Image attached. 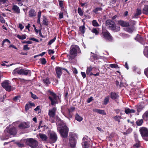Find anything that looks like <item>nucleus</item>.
<instances>
[{
	"label": "nucleus",
	"instance_id": "f257e3e1",
	"mask_svg": "<svg viewBox=\"0 0 148 148\" xmlns=\"http://www.w3.org/2000/svg\"><path fill=\"white\" fill-rule=\"evenodd\" d=\"M56 123L58 126L57 129L61 136L64 138L68 136L69 129L63 121L59 118H57Z\"/></svg>",
	"mask_w": 148,
	"mask_h": 148
},
{
	"label": "nucleus",
	"instance_id": "f03ea898",
	"mask_svg": "<svg viewBox=\"0 0 148 148\" xmlns=\"http://www.w3.org/2000/svg\"><path fill=\"white\" fill-rule=\"evenodd\" d=\"M79 47L76 45H72L71 47L70 53L67 55V57L69 60L71 61L74 59L77 56V50H79Z\"/></svg>",
	"mask_w": 148,
	"mask_h": 148
},
{
	"label": "nucleus",
	"instance_id": "7ed1b4c3",
	"mask_svg": "<svg viewBox=\"0 0 148 148\" xmlns=\"http://www.w3.org/2000/svg\"><path fill=\"white\" fill-rule=\"evenodd\" d=\"M106 25L108 29L114 32H117L120 30V27L116 26L114 22L111 20H107L106 22Z\"/></svg>",
	"mask_w": 148,
	"mask_h": 148
},
{
	"label": "nucleus",
	"instance_id": "20e7f679",
	"mask_svg": "<svg viewBox=\"0 0 148 148\" xmlns=\"http://www.w3.org/2000/svg\"><path fill=\"white\" fill-rule=\"evenodd\" d=\"M26 144L32 148H37L38 142L32 138H27L24 140Z\"/></svg>",
	"mask_w": 148,
	"mask_h": 148
},
{
	"label": "nucleus",
	"instance_id": "39448f33",
	"mask_svg": "<svg viewBox=\"0 0 148 148\" xmlns=\"http://www.w3.org/2000/svg\"><path fill=\"white\" fill-rule=\"evenodd\" d=\"M140 132L143 139L148 141V129L146 127H142L140 129Z\"/></svg>",
	"mask_w": 148,
	"mask_h": 148
},
{
	"label": "nucleus",
	"instance_id": "423d86ee",
	"mask_svg": "<svg viewBox=\"0 0 148 148\" xmlns=\"http://www.w3.org/2000/svg\"><path fill=\"white\" fill-rule=\"evenodd\" d=\"M48 136L49 143H54L57 141L58 137L56 134L55 132H49L48 134Z\"/></svg>",
	"mask_w": 148,
	"mask_h": 148
},
{
	"label": "nucleus",
	"instance_id": "0eeeda50",
	"mask_svg": "<svg viewBox=\"0 0 148 148\" xmlns=\"http://www.w3.org/2000/svg\"><path fill=\"white\" fill-rule=\"evenodd\" d=\"M90 140L88 137L86 136L83 138L82 143L83 148H92Z\"/></svg>",
	"mask_w": 148,
	"mask_h": 148
},
{
	"label": "nucleus",
	"instance_id": "6e6552de",
	"mask_svg": "<svg viewBox=\"0 0 148 148\" xmlns=\"http://www.w3.org/2000/svg\"><path fill=\"white\" fill-rule=\"evenodd\" d=\"M48 92L51 95V96L49 97V98L51 102V104L53 106L55 105L57 103L56 95L53 92L50 90H48Z\"/></svg>",
	"mask_w": 148,
	"mask_h": 148
},
{
	"label": "nucleus",
	"instance_id": "1a4fd4ad",
	"mask_svg": "<svg viewBox=\"0 0 148 148\" xmlns=\"http://www.w3.org/2000/svg\"><path fill=\"white\" fill-rule=\"evenodd\" d=\"M56 110L57 109L56 107H53L52 108L49 110L48 114L50 118V121L52 123L54 122V118Z\"/></svg>",
	"mask_w": 148,
	"mask_h": 148
},
{
	"label": "nucleus",
	"instance_id": "9d476101",
	"mask_svg": "<svg viewBox=\"0 0 148 148\" xmlns=\"http://www.w3.org/2000/svg\"><path fill=\"white\" fill-rule=\"evenodd\" d=\"M70 136L69 140L70 146L72 147H74L76 145L77 136L76 135L74 134L70 135Z\"/></svg>",
	"mask_w": 148,
	"mask_h": 148
},
{
	"label": "nucleus",
	"instance_id": "9b49d317",
	"mask_svg": "<svg viewBox=\"0 0 148 148\" xmlns=\"http://www.w3.org/2000/svg\"><path fill=\"white\" fill-rule=\"evenodd\" d=\"M101 35L103 36L105 39L111 40L112 39V37L109 32L107 30H102Z\"/></svg>",
	"mask_w": 148,
	"mask_h": 148
},
{
	"label": "nucleus",
	"instance_id": "f8f14e48",
	"mask_svg": "<svg viewBox=\"0 0 148 148\" xmlns=\"http://www.w3.org/2000/svg\"><path fill=\"white\" fill-rule=\"evenodd\" d=\"M6 131L11 135H14L16 133V129L15 127H13L10 129L7 128Z\"/></svg>",
	"mask_w": 148,
	"mask_h": 148
},
{
	"label": "nucleus",
	"instance_id": "ddd939ff",
	"mask_svg": "<svg viewBox=\"0 0 148 148\" xmlns=\"http://www.w3.org/2000/svg\"><path fill=\"white\" fill-rule=\"evenodd\" d=\"M118 24L123 27H127L130 26V23L127 21L123 20H120L118 21Z\"/></svg>",
	"mask_w": 148,
	"mask_h": 148
},
{
	"label": "nucleus",
	"instance_id": "4468645a",
	"mask_svg": "<svg viewBox=\"0 0 148 148\" xmlns=\"http://www.w3.org/2000/svg\"><path fill=\"white\" fill-rule=\"evenodd\" d=\"M29 127V124L25 122L21 123L18 125L19 128L21 129H24L26 128Z\"/></svg>",
	"mask_w": 148,
	"mask_h": 148
},
{
	"label": "nucleus",
	"instance_id": "2eb2a0df",
	"mask_svg": "<svg viewBox=\"0 0 148 148\" xmlns=\"http://www.w3.org/2000/svg\"><path fill=\"white\" fill-rule=\"evenodd\" d=\"M56 70L57 77L60 78L61 75L62 74L61 69L60 67H57L56 68Z\"/></svg>",
	"mask_w": 148,
	"mask_h": 148
},
{
	"label": "nucleus",
	"instance_id": "dca6fc26",
	"mask_svg": "<svg viewBox=\"0 0 148 148\" xmlns=\"http://www.w3.org/2000/svg\"><path fill=\"white\" fill-rule=\"evenodd\" d=\"M22 68L21 67L17 68L15 69L13 71L12 73L13 75H16L17 74L21 75Z\"/></svg>",
	"mask_w": 148,
	"mask_h": 148
},
{
	"label": "nucleus",
	"instance_id": "f3484780",
	"mask_svg": "<svg viewBox=\"0 0 148 148\" xmlns=\"http://www.w3.org/2000/svg\"><path fill=\"white\" fill-rule=\"evenodd\" d=\"M21 73V75H30L31 74V72L29 70L22 69Z\"/></svg>",
	"mask_w": 148,
	"mask_h": 148
},
{
	"label": "nucleus",
	"instance_id": "a211bd4d",
	"mask_svg": "<svg viewBox=\"0 0 148 148\" xmlns=\"http://www.w3.org/2000/svg\"><path fill=\"white\" fill-rule=\"evenodd\" d=\"M39 136L42 140L49 142L48 138L45 134H39Z\"/></svg>",
	"mask_w": 148,
	"mask_h": 148
},
{
	"label": "nucleus",
	"instance_id": "6ab92c4d",
	"mask_svg": "<svg viewBox=\"0 0 148 148\" xmlns=\"http://www.w3.org/2000/svg\"><path fill=\"white\" fill-rule=\"evenodd\" d=\"M93 111L94 112H96L99 114H102L103 115H106V112L103 110H101L97 109H94L93 110Z\"/></svg>",
	"mask_w": 148,
	"mask_h": 148
},
{
	"label": "nucleus",
	"instance_id": "aec40b11",
	"mask_svg": "<svg viewBox=\"0 0 148 148\" xmlns=\"http://www.w3.org/2000/svg\"><path fill=\"white\" fill-rule=\"evenodd\" d=\"M135 39L138 41L139 42L142 43V44H143V41H144V39L141 37L138 34L137 35V36L136 38H135Z\"/></svg>",
	"mask_w": 148,
	"mask_h": 148
},
{
	"label": "nucleus",
	"instance_id": "412c9836",
	"mask_svg": "<svg viewBox=\"0 0 148 148\" xmlns=\"http://www.w3.org/2000/svg\"><path fill=\"white\" fill-rule=\"evenodd\" d=\"M92 70V68L91 66L88 67L87 68L86 71V74L87 75H89L90 76L92 75H93V74L91 72V71Z\"/></svg>",
	"mask_w": 148,
	"mask_h": 148
},
{
	"label": "nucleus",
	"instance_id": "4be33fe9",
	"mask_svg": "<svg viewBox=\"0 0 148 148\" xmlns=\"http://www.w3.org/2000/svg\"><path fill=\"white\" fill-rule=\"evenodd\" d=\"M29 15L30 17L35 16L36 15V13L34 9H31L29 12Z\"/></svg>",
	"mask_w": 148,
	"mask_h": 148
},
{
	"label": "nucleus",
	"instance_id": "5701e85b",
	"mask_svg": "<svg viewBox=\"0 0 148 148\" xmlns=\"http://www.w3.org/2000/svg\"><path fill=\"white\" fill-rule=\"evenodd\" d=\"M125 112L126 114L134 113L135 112V110L133 109H130L128 108H125Z\"/></svg>",
	"mask_w": 148,
	"mask_h": 148
},
{
	"label": "nucleus",
	"instance_id": "b1692460",
	"mask_svg": "<svg viewBox=\"0 0 148 148\" xmlns=\"http://www.w3.org/2000/svg\"><path fill=\"white\" fill-rule=\"evenodd\" d=\"M143 13L145 14L148 15V5L144 6L143 9Z\"/></svg>",
	"mask_w": 148,
	"mask_h": 148
},
{
	"label": "nucleus",
	"instance_id": "393cba45",
	"mask_svg": "<svg viewBox=\"0 0 148 148\" xmlns=\"http://www.w3.org/2000/svg\"><path fill=\"white\" fill-rule=\"evenodd\" d=\"M111 98L113 99H115L119 97L118 95L115 92H112L111 93Z\"/></svg>",
	"mask_w": 148,
	"mask_h": 148
},
{
	"label": "nucleus",
	"instance_id": "a878e982",
	"mask_svg": "<svg viewBox=\"0 0 148 148\" xmlns=\"http://www.w3.org/2000/svg\"><path fill=\"white\" fill-rule=\"evenodd\" d=\"M143 119L146 121L148 120V110L146 111L143 115Z\"/></svg>",
	"mask_w": 148,
	"mask_h": 148
},
{
	"label": "nucleus",
	"instance_id": "bb28decb",
	"mask_svg": "<svg viewBox=\"0 0 148 148\" xmlns=\"http://www.w3.org/2000/svg\"><path fill=\"white\" fill-rule=\"evenodd\" d=\"M98 28H93L91 30V31L92 33H94L96 35H98L99 33L98 30Z\"/></svg>",
	"mask_w": 148,
	"mask_h": 148
},
{
	"label": "nucleus",
	"instance_id": "cd10ccee",
	"mask_svg": "<svg viewBox=\"0 0 148 148\" xmlns=\"http://www.w3.org/2000/svg\"><path fill=\"white\" fill-rule=\"evenodd\" d=\"M8 80H5L2 84V86L3 88H5L10 84Z\"/></svg>",
	"mask_w": 148,
	"mask_h": 148
},
{
	"label": "nucleus",
	"instance_id": "c85d7f7f",
	"mask_svg": "<svg viewBox=\"0 0 148 148\" xmlns=\"http://www.w3.org/2000/svg\"><path fill=\"white\" fill-rule=\"evenodd\" d=\"M13 9L17 13H19L20 12L19 8L17 6L14 5L13 6Z\"/></svg>",
	"mask_w": 148,
	"mask_h": 148
},
{
	"label": "nucleus",
	"instance_id": "c756f323",
	"mask_svg": "<svg viewBox=\"0 0 148 148\" xmlns=\"http://www.w3.org/2000/svg\"><path fill=\"white\" fill-rule=\"evenodd\" d=\"M125 30L130 33H131L134 30V28L133 27H127L125 28Z\"/></svg>",
	"mask_w": 148,
	"mask_h": 148
},
{
	"label": "nucleus",
	"instance_id": "7c9ffc66",
	"mask_svg": "<svg viewBox=\"0 0 148 148\" xmlns=\"http://www.w3.org/2000/svg\"><path fill=\"white\" fill-rule=\"evenodd\" d=\"M27 36L26 34H24L22 35H20L18 34L17 35L16 37L18 38L20 40H24L26 38Z\"/></svg>",
	"mask_w": 148,
	"mask_h": 148
},
{
	"label": "nucleus",
	"instance_id": "2f4dec72",
	"mask_svg": "<svg viewBox=\"0 0 148 148\" xmlns=\"http://www.w3.org/2000/svg\"><path fill=\"white\" fill-rule=\"evenodd\" d=\"M75 119L79 122H81L83 120V118L80 116L78 114H77L75 115Z\"/></svg>",
	"mask_w": 148,
	"mask_h": 148
},
{
	"label": "nucleus",
	"instance_id": "473e14b6",
	"mask_svg": "<svg viewBox=\"0 0 148 148\" xmlns=\"http://www.w3.org/2000/svg\"><path fill=\"white\" fill-rule=\"evenodd\" d=\"M41 12L40 11H39L38 12V20L37 21V23L38 24H39L41 25L40 23V17L41 16Z\"/></svg>",
	"mask_w": 148,
	"mask_h": 148
},
{
	"label": "nucleus",
	"instance_id": "72a5a7b5",
	"mask_svg": "<svg viewBox=\"0 0 148 148\" xmlns=\"http://www.w3.org/2000/svg\"><path fill=\"white\" fill-rule=\"evenodd\" d=\"M136 143L134 145L133 148H139L140 144L139 141L138 140H136Z\"/></svg>",
	"mask_w": 148,
	"mask_h": 148
},
{
	"label": "nucleus",
	"instance_id": "f704fd0d",
	"mask_svg": "<svg viewBox=\"0 0 148 148\" xmlns=\"http://www.w3.org/2000/svg\"><path fill=\"white\" fill-rule=\"evenodd\" d=\"M144 53L145 56L148 58V47L145 46Z\"/></svg>",
	"mask_w": 148,
	"mask_h": 148
},
{
	"label": "nucleus",
	"instance_id": "c9c22d12",
	"mask_svg": "<svg viewBox=\"0 0 148 148\" xmlns=\"http://www.w3.org/2000/svg\"><path fill=\"white\" fill-rule=\"evenodd\" d=\"M92 24L94 27H99V26L97 21L95 20H94L92 21Z\"/></svg>",
	"mask_w": 148,
	"mask_h": 148
},
{
	"label": "nucleus",
	"instance_id": "e433bc0d",
	"mask_svg": "<svg viewBox=\"0 0 148 148\" xmlns=\"http://www.w3.org/2000/svg\"><path fill=\"white\" fill-rule=\"evenodd\" d=\"M85 27L84 25L81 26L79 27V30L82 34H84L85 32Z\"/></svg>",
	"mask_w": 148,
	"mask_h": 148
},
{
	"label": "nucleus",
	"instance_id": "4c0bfd02",
	"mask_svg": "<svg viewBox=\"0 0 148 148\" xmlns=\"http://www.w3.org/2000/svg\"><path fill=\"white\" fill-rule=\"evenodd\" d=\"M42 23L43 24L45 25H48V22L47 21L46 17L45 16H43Z\"/></svg>",
	"mask_w": 148,
	"mask_h": 148
},
{
	"label": "nucleus",
	"instance_id": "58836bf2",
	"mask_svg": "<svg viewBox=\"0 0 148 148\" xmlns=\"http://www.w3.org/2000/svg\"><path fill=\"white\" fill-rule=\"evenodd\" d=\"M43 82L46 85H48L50 84V82L48 79L47 78L43 79Z\"/></svg>",
	"mask_w": 148,
	"mask_h": 148
},
{
	"label": "nucleus",
	"instance_id": "ea45409f",
	"mask_svg": "<svg viewBox=\"0 0 148 148\" xmlns=\"http://www.w3.org/2000/svg\"><path fill=\"white\" fill-rule=\"evenodd\" d=\"M143 123V121L142 119L138 120L136 122L137 125L138 126L141 125Z\"/></svg>",
	"mask_w": 148,
	"mask_h": 148
},
{
	"label": "nucleus",
	"instance_id": "a19ab883",
	"mask_svg": "<svg viewBox=\"0 0 148 148\" xmlns=\"http://www.w3.org/2000/svg\"><path fill=\"white\" fill-rule=\"evenodd\" d=\"M115 120L118 121L119 122H120V119H121V117L119 116H116L113 117Z\"/></svg>",
	"mask_w": 148,
	"mask_h": 148
},
{
	"label": "nucleus",
	"instance_id": "79ce46f5",
	"mask_svg": "<svg viewBox=\"0 0 148 148\" xmlns=\"http://www.w3.org/2000/svg\"><path fill=\"white\" fill-rule=\"evenodd\" d=\"M109 100V97L107 96L105 99L104 101V104L105 105H106L108 103Z\"/></svg>",
	"mask_w": 148,
	"mask_h": 148
},
{
	"label": "nucleus",
	"instance_id": "37998d69",
	"mask_svg": "<svg viewBox=\"0 0 148 148\" xmlns=\"http://www.w3.org/2000/svg\"><path fill=\"white\" fill-rule=\"evenodd\" d=\"M144 108V106L140 105L137 108V111L138 112H139L142 110Z\"/></svg>",
	"mask_w": 148,
	"mask_h": 148
},
{
	"label": "nucleus",
	"instance_id": "c03bdc74",
	"mask_svg": "<svg viewBox=\"0 0 148 148\" xmlns=\"http://www.w3.org/2000/svg\"><path fill=\"white\" fill-rule=\"evenodd\" d=\"M78 11L79 14L81 16L83 15V13L82 10L80 8H78Z\"/></svg>",
	"mask_w": 148,
	"mask_h": 148
},
{
	"label": "nucleus",
	"instance_id": "a18cd8bd",
	"mask_svg": "<svg viewBox=\"0 0 148 148\" xmlns=\"http://www.w3.org/2000/svg\"><path fill=\"white\" fill-rule=\"evenodd\" d=\"M102 10V8L101 7L97 8L94 10V12L96 14H97V12L99 11H101Z\"/></svg>",
	"mask_w": 148,
	"mask_h": 148
},
{
	"label": "nucleus",
	"instance_id": "49530a36",
	"mask_svg": "<svg viewBox=\"0 0 148 148\" xmlns=\"http://www.w3.org/2000/svg\"><path fill=\"white\" fill-rule=\"evenodd\" d=\"M15 143L18 146L20 147H22L24 146V145L23 144L21 143L20 142H16Z\"/></svg>",
	"mask_w": 148,
	"mask_h": 148
},
{
	"label": "nucleus",
	"instance_id": "de8ad7c7",
	"mask_svg": "<svg viewBox=\"0 0 148 148\" xmlns=\"http://www.w3.org/2000/svg\"><path fill=\"white\" fill-rule=\"evenodd\" d=\"M110 66L112 68H116L118 67V65L114 64H110Z\"/></svg>",
	"mask_w": 148,
	"mask_h": 148
},
{
	"label": "nucleus",
	"instance_id": "09e8293b",
	"mask_svg": "<svg viewBox=\"0 0 148 148\" xmlns=\"http://www.w3.org/2000/svg\"><path fill=\"white\" fill-rule=\"evenodd\" d=\"M6 90L8 91H10L11 90V86L10 84L8 85L7 87L4 88Z\"/></svg>",
	"mask_w": 148,
	"mask_h": 148
},
{
	"label": "nucleus",
	"instance_id": "8fccbe9b",
	"mask_svg": "<svg viewBox=\"0 0 148 148\" xmlns=\"http://www.w3.org/2000/svg\"><path fill=\"white\" fill-rule=\"evenodd\" d=\"M56 39V37H55L54 38L51 40L49 42L48 44L49 45H51L53 43Z\"/></svg>",
	"mask_w": 148,
	"mask_h": 148
},
{
	"label": "nucleus",
	"instance_id": "3c124183",
	"mask_svg": "<svg viewBox=\"0 0 148 148\" xmlns=\"http://www.w3.org/2000/svg\"><path fill=\"white\" fill-rule=\"evenodd\" d=\"M40 60L41 61V64H46V60L44 58H41L40 59Z\"/></svg>",
	"mask_w": 148,
	"mask_h": 148
},
{
	"label": "nucleus",
	"instance_id": "603ef678",
	"mask_svg": "<svg viewBox=\"0 0 148 148\" xmlns=\"http://www.w3.org/2000/svg\"><path fill=\"white\" fill-rule=\"evenodd\" d=\"M132 131V129L130 127H129L126 130V134H128L130 133Z\"/></svg>",
	"mask_w": 148,
	"mask_h": 148
},
{
	"label": "nucleus",
	"instance_id": "864d4df0",
	"mask_svg": "<svg viewBox=\"0 0 148 148\" xmlns=\"http://www.w3.org/2000/svg\"><path fill=\"white\" fill-rule=\"evenodd\" d=\"M20 97H21L20 96H17L14 98L13 99L14 101H16L18 100H19Z\"/></svg>",
	"mask_w": 148,
	"mask_h": 148
},
{
	"label": "nucleus",
	"instance_id": "5fc2aeb1",
	"mask_svg": "<svg viewBox=\"0 0 148 148\" xmlns=\"http://www.w3.org/2000/svg\"><path fill=\"white\" fill-rule=\"evenodd\" d=\"M141 10L140 9L138 8L137 9L136 13V14L139 15L141 14Z\"/></svg>",
	"mask_w": 148,
	"mask_h": 148
},
{
	"label": "nucleus",
	"instance_id": "6e6d98bb",
	"mask_svg": "<svg viewBox=\"0 0 148 148\" xmlns=\"http://www.w3.org/2000/svg\"><path fill=\"white\" fill-rule=\"evenodd\" d=\"M144 72L145 75L148 77V67L145 70Z\"/></svg>",
	"mask_w": 148,
	"mask_h": 148
},
{
	"label": "nucleus",
	"instance_id": "4d7b16f0",
	"mask_svg": "<svg viewBox=\"0 0 148 148\" xmlns=\"http://www.w3.org/2000/svg\"><path fill=\"white\" fill-rule=\"evenodd\" d=\"M30 108H31V107L30 106V105L29 104H27L25 106V110L27 111Z\"/></svg>",
	"mask_w": 148,
	"mask_h": 148
},
{
	"label": "nucleus",
	"instance_id": "13d9d810",
	"mask_svg": "<svg viewBox=\"0 0 148 148\" xmlns=\"http://www.w3.org/2000/svg\"><path fill=\"white\" fill-rule=\"evenodd\" d=\"M23 49L24 50H29L30 49V48L28 47V45H27L24 46Z\"/></svg>",
	"mask_w": 148,
	"mask_h": 148
},
{
	"label": "nucleus",
	"instance_id": "bf43d9fd",
	"mask_svg": "<svg viewBox=\"0 0 148 148\" xmlns=\"http://www.w3.org/2000/svg\"><path fill=\"white\" fill-rule=\"evenodd\" d=\"M59 6L62 8V9L63 8V3L62 1H59Z\"/></svg>",
	"mask_w": 148,
	"mask_h": 148
},
{
	"label": "nucleus",
	"instance_id": "052dcab7",
	"mask_svg": "<svg viewBox=\"0 0 148 148\" xmlns=\"http://www.w3.org/2000/svg\"><path fill=\"white\" fill-rule=\"evenodd\" d=\"M22 43H27L28 44H31L32 43V41L30 40L27 41H24L22 42Z\"/></svg>",
	"mask_w": 148,
	"mask_h": 148
},
{
	"label": "nucleus",
	"instance_id": "680f3d73",
	"mask_svg": "<svg viewBox=\"0 0 148 148\" xmlns=\"http://www.w3.org/2000/svg\"><path fill=\"white\" fill-rule=\"evenodd\" d=\"M31 97L35 99L37 98L36 96L35 95L33 94L32 92H31Z\"/></svg>",
	"mask_w": 148,
	"mask_h": 148
},
{
	"label": "nucleus",
	"instance_id": "e2e57ef3",
	"mask_svg": "<svg viewBox=\"0 0 148 148\" xmlns=\"http://www.w3.org/2000/svg\"><path fill=\"white\" fill-rule=\"evenodd\" d=\"M48 53L49 54L51 55L54 53V51L53 50L49 49L48 50Z\"/></svg>",
	"mask_w": 148,
	"mask_h": 148
},
{
	"label": "nucleus",
	"instance_id": "0e129e2a",
	"mask_svg": "<svg viewBox=\"0 0 148 148\" xmlns=\"http://www.w3.org/2000/svg\"><path fill=\"white\" fill-rule=\"evenodd\" d=\"M19 27L21 30H22L24 28V26L21 24L19 23Z\"/></svg>",
	"mask_w": 148,
	"mask_h": 148
},
{
	"label": "nucleus",
	"instance_id": "69168bd1",
	"mask_svg": "<svg viewBox=\"0 0 148 148\" xmlns=\"http://www.w3.org/2000/svg\"><path fill=\"white\" fill-rule=\"evenodd\" d=\"M81 74L83 77V78L84 79L86 77V74L85 72H81Z\"/></svg>",
	"mask_w": 148,
	"mask_h": 148
},
{
	"label": "nucleus",
	"instance_id": "338daca9",
	"mask_svg": "<svg viewBox=\"0 0 148 148\" xmlns=\"http://www.w3.org/2000/svg\"><path fill=\"white\" fill-rule=\"evenodd\" d=\"M8 1L7 0H0V4L5 3Z\"/></svg>",
	"mask_w": 148,
	"mask_h": 148
},
{
	"label": "nucleus",
	"instance_id": "774afa93",
	"mask_svg": "<svg viewBox=\"0 0 148 148\" xmlns=\"http://www.w3.org/2000/svg\"><path fill=\"white\" fill-rule=\"evenodd\" d=\"M92 100V97H90L89 98H88L87 100V102L88 103L90 102Z\"/></svg>",
	"mask_w": 148,
	"mask_h": 148
}]
</instances>
